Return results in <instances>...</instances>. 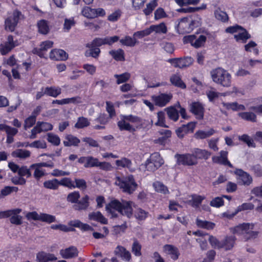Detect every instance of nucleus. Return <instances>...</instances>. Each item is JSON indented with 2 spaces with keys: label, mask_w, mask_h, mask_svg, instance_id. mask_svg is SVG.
Wrapping results in <instances>:
<instances>
[{
  "label": "nucleus",
  "mask_w": 262,
  "mask_h": 262,
  "mask_svg": "<svg viewBox=\"0 0 262 262\" xmlns=\"http://www.w3.org/2000/svg\"><path fill=\"white\" fill-rule=\"evenodd\" d=\"M62 185L70 188H75V185L72 182L71 179L69 178H64L60 181H59V186Z\"/></svg>",
  "instance_id": "nucleus-64"
},
{
  "label": "nucleus",
  "mask_w": 262,
  "mask_h": 262,
  "mask_svg": "<svg viewBox=\"0 0 262 262\" xmlns=\"http://www.w3.org/2000/svg\"><path fill=\"white\" fill-rule=\"evenodd\" d=\"M15 42L13 41V38L12 35H9L7 38V41L4 44L0 46V51L2 55H6L15 46Z\"/></svg>",
  "instance_id": "nucleus-14"
},
{
  "label": "nucleus",
  "mask_w": 262,
  "mask_h": 262,
  "mask_svg": "<svg viewBox=\"0 0 262 262\" xmlns=\"http://www.w3.org/2000/svg\"><path fill=\"white\" fill-rule=\"evenodd\" d=\"M148 215V212L141 208H138L135 213L136 217L140 221L145 220L147 218Z\"/></svg>",
  "instance_id": "nucleus-62"
},
{
  "label": "nucleus",
  "mask_w": 262,
  "mask_h": 262,
  "mask_svg": "<svg viewBox=\"0 0 262 262\" xmlns=\"http://www.w3.org/2000/svg\"><path fill=\"white\" fill-rule=\"evenodd\" d=\"M95 9H92L89 7L83 8L81 13L85 17L88 18H94L96 17Z\"/></svg>",
  "instance_id": "nucleus-48"
},
{
  "label": "nucleus",
  "mask_w": 262,
  "mask_h": 262,
  "mask_svg": "<svg viewBox=\"0 0 262 262\" xmlns=\"http://www.w3.org/2000/svg\"><path fill=\"white\" fill-rule=\"evenodd\" d=\"M170 81L172 84L182 89L186 88V84L181 79L180 75L178 74L172 75L170 78Z\"/></svg>",
  "instance_id": "nucleus-31"
},
{
  "label": "nucleus",
  "mask_w": 262,
  "mask_h": 262,
  "mask_svg": "<svg viewBox=\"0 0 262 262\" xmlns=\"http://www.w3.org/2000/svg\"><path fill=\"white\" fill-rule=\"evenodd\" d=\"M220 156H213L212 158L213 162L224 165H228L230 167H232V165L227 159L228 152L222 150L220 151Z\"/></svg>",
  "instance_id": "nucleus-13"
},
{
  "label": "nucleus",
  "mask_w": 262,
  "mask_h": 262,
  "mask_svg": "<svg viewBox=\"0 0 262 262\" xmlns=\"http://www.w3.org/2000/svg\"><path fill=\"white\" fill-rule=\"evenodd\" d=\"M38 31L42 34H47L49 32V27L47 21L42 19L37 23Z\"/></svg>",
  "instance_id": "nucleus-42"
},
{
  "label": "nucleus",
  "mask_w": 262,
  "mask_h": 262,
  "mask_svg": "<svg viewBox=\"0 0 262 262\" xmlns=\"http://www.w3.org/2000/svg\"><path fill=\"white\" fill-rule=\"evenodd\" d=\"M90 122L86 118L80 117L78 118L77 122L75 124V127L78 129L83 128L89 126Z\"/></svg>",
  "instance_id": "nucleus-46"
},
{
  "label": "nucleus",
  "mask_w": 262,
  "mask_h": 262,
  "mask_svg": "<svg viewBox=\"0 0 262 262\" xmlns=\"http://www.w3.org/2000/svg\"><path fill=\"white\" fill-rule=\"evenodd\" d=\"M109 54L117 61H124V52L122 49H119L117 50H111Z\"/></svg>",
  "instance_id": "nucleus-34"
},
{
  "label": "nucleus",
  "mask_w": 262,
  "mask_h": 262,
  "mask_svg": "<svg viewBox=\"0 0 262 262\" xmlns=\"http://www.w3.org/2000/svg\"><path fill=\"white\" fill-rule=\"evenodd\" d=\"M115 163L118 167L127 168L129 169L130 171H133V170L131 169L132 162L130 160L126 158H122L120 160H117L115 161Z\"/></svg>",
  "instance_id": "nucleus-32"
},
{
  "label": "nucleus",
  "mask_w": 262,
  "mask_h": 262,
  "mask_svg": "<svg viewBox=\"0 0 262 262\" xmlns=\"http://www.w3.org/2000/svg\"><path fill=\"white\" fill-rule=\"evenodd\" d=\"M208 241L212 247L219 249H222V241H220L216 237L212 235L209 236Z\"/></svg>",
  "instance_id": "nucleus-57"
},
{
  "label": "nucleus",
  "mask_w": 262,
  "mask_h": 262,
  "mask_svg": "<svg viewBox=\"0 0 262 262\" xmlns=\"http://www.w3.org/2000/svg\"><path fill=\"white\" fill-rule=\"evenodd\" d=\"M128 121L124 119V116H122L121 120L118 122V126L121 130H127L131 132H135L136 128L130 125Z\"/></svg>",
  "instance_id": "nucleus-26"
},
{
  "label": "nucleus",
  "mask_w": 262,
  "mask_h": 262,
  "mask_svg": "<svg viewBox=\"0 0 262 262\" xmlns=\"http://www.w3.org/2000/svg\"><path fill=\"white\" fill-rule=\"evenodd\" d=\"M153 186L157 192L163 194H166L168 192V190L167 187L160 182L157 181L155 182L153 184Z\"/></svg>",
  "instance_id": "nucleus-55"
},
{
  "label": "nucleus",
  "mask_w": 262,
  "mask_h": 262,
  "mask_svg": "<svg viewBox=\"0 0 262 262\" xmlns=\"http://www.w3.org/2000/svg\"><path fill=\"white\" fill-rule=\"evenodd\" d=\"M86 47L90 48L85 52L86 57H93V58H97L99 56L100 50L99 48H97L95 46H91V43L86 44Z\"/></svg>",
  "instance_id": "nucleus-27"
},
{
  "label": "nucleus",
  "mask_w": 262,
  "mask_h": 262,
  "mask_svg": "<svg viewBox=\"0 0 262 262\" xmlns=\"http://www.w3.org/2000/svg\"><path fill=\"white\" fill-rule=\"evenodd\" d=\"M47 140L49 142L56 146L59 145L60 143V140L57 135L53 133H48L47 134Z\"/></svg>",
  "instance_id": "nucleus-59"
},
{
  "label": "nucleus",
  "mask_w": 262,
  "mask_h": 262,
  "mask_svg": "<svg viewBox=\"0 0 262 262\" xmlns=\"http://www.w3.org/2000/svg\"><path fill=\"white\" fill-rule=\"evenodd\" d=\"M191 198V200L188 201V203L195 208L199 207L203 200L205 199L204 196L196 194L192 195Z\"/></svg>",
  "instance_id": "nucleus-38"
},
{
  "label": "nucleus",
  "mask_w": 262,
  "mask_h": 262,
  "mask_svg": "<svg viewBox=\"0 0 262 262\" xmlns=\"http://www.w3.org/2000/svg\"><path fill=\"white\" fill-rule=\"evenodd\" d=\"M119 40V37L117 36L112 37H106L104 38H96L91 43V46H95L97 48L102 45H112L114 42Z\"/></svg>",
  "instance_id": "nucleus-9"
},
{
  "label": "nucleus",
  "mask_w": 262,
  "mask_h": 262,
  "mask_svg": "<svg viewBox=\"0 0 262 262\" xmlns=\"http://www.w3.org/2000/svg\"><path fill=\"white\" fill-rule=\"evenodd\" d=\"M30 151L26 149H18L12 152V156L14 157L20 159H26L30 156Z\"/></svg>",
  "instance_id": "nucleus-35"
},
{
  "label": "nucleus",
  "mask_w": 262,
  "mask_h": 262,
  "mask_svg": "<svg viewBox=\"0 0 262 262\" xmlns=\"http://www.w3.org/2000/svg\"><path fill=\"white\" fill-rule=\"evenodd\" d=\"M204 107L199 102H193L190 104V111L196 116L198 119H202L204 117Z\"/></svg>",
  "instance_id": "nucleus-12"
},
{
  "label": "nucleus",
  "mask_w": 262,
  "mask_h": 262,
  "mask_svg": "<svg viewBox=\"0 0 262 262\" xmlns=\"http://www.w3.org/2000/svg\"><path fill=\"white\" fill-rule=\"evenodd\" d=\"M175 157L177 158V163L179 165L192 166L198 163V161H196L192 153L183 155L177 154Z\"/></svg>",
  "instance_id": "nucleus-6"
},
{
  "label": "nucleus",
  "mask_w": 262,
  "mask_h": 262,
  "mask_svg": "<svg viewBox=\"0 0 262 262\" xmlns=\"http://www.w3.org/2000/svg\"><path fill=\"white\" fill-rule=\"evenodd\" d=\"M61 93V89L59 87H47L45 88V93L48 96L56 97Z\"/></svg>",
  "instance_id": "nucleus-37"
},
{
  "label": "nucleus",
  "mask_w": 262,
  "mask_h": 262,
  "mask_svg": "<svg viewBox=\"0 0 262 262\" xmlns=\"http://www.w3.org/2000/svg\"><path fill=\"white\" fill-rule=\"evenodd\" d=\"M251 37V35L243 27L237 33L234 35V38L237 42L246 43L248 39Z\"/></svg>",
  "instance_id": "nucleus-22"
},
{
  "label": "nucleus",
  "mask_w": 262,
  "mask_h": 262,
  "mask_svg": "<svg viewBox=\"0 0 262 262\" xmlns=\"http://www.w3.org/2000/svg\"><path fill=\"white\" fill-rule=\"evenodd\" d=\"M142 246L138 240L136 238L134 239V242L132 246V251L136 256H140L141 255Z\"/></svg>",
  "instance_id": "nucleus-45"
},
{
  "label": "nucleus",
  "mask_w": 262,
  "mask_h": 262,
  "mask_svg": "<svg viewBox=\"0 0 262 262\" xmlns=\"http://www.w3.org/2000/svg\"><path fill=\"white\" fill-rule=\"evenodd\" d=\"M192 153L195 157L196 161L198 159L207 160L211 156V154L206 149H203L199 148H194L192 150Z\"/></svg>",
  "instance_id": "nucleus-16"
},
{
  "label": "nucleus",
  "mask_w": 262,
  "mask_h": 262,
  "mask_svg": "<svg viewBox=\"0 0 262 262\" xmlns=\"http://www.w3.org/2000/svg\"><path fill=\"white\" fill-rule=\"evenodd\" d=\"M43 186L47 189L56 190L59 187V181L56 179L46 181L43 182Z\"/></svg>",
  "instance_id": "nucleus-40"
},
{
  "label": "nucleus",
  "mask_w": 262,
  "mask_h": 262,
  "mask_svg": "<svg viewBox=\"0 0 262 262\" xmlns=\"http://www.w3.org/2000/svg\"><path fill=\"white\" fill-rule=\"evenodd\" d=\"M78 251L76 247L71 246L65 249H61L60 254L62 257L66 259L71 258L78 256Z\"/></svg>",
  "instance_id": "nucleus-17"
},
{
  "label": "nucleus",
  "mask_w": 262,
  "mask_h": 262,
  "mask_svg": "<svg viewBox=\"0 0 262 262\" xmlns=\"http://www.w3.org/2000/svg\"><path fill=\"white\" fill-rule=\"evenodd\" d=\"M238 116L243 119L251 121L253 122H256V116L252 112H242L238 114Z\"/></svg>",
  "instance_id": "nucleus-41"
},
{
  "label": "nucleus",
  "mask_w": 262,
  "mask_h": 262,
  "mask_svg": "<svg viewBox=\"0 0 262 262\" xmlns=\"http://www.w3.org/2000/svg\"><path fill=\"white\" fill-rule=\"evenodd\" d=\"M164 251L169 255L171 258L174 260L178 259L180 253L178 249L171 245H166L163 247Z\"/></svg>",
  "instance_id": "nucleus-19"
},
{
  "label": "nucleus",
  "mask_w": 262,
  "mask_h": 262,
  "mask_svg": "<svg viewBox=\"0 0 262 262\" xmlns=\"http://www.w3.org/2000/svg\"><path fill=\"white\" fill-rule=\"evenodd\" d=\"M114 253L116 255L125 261H128L131 258L130 253L123 246H118L116 248Z\"/></svg>",
  "instance_id": "nucleus-18"
},
{
  "label": "nucleus",
  "mask_w": 262,
  "mask_h": 262,
  "mask_svg": "<svg viewBox=\"0 0 262 262\" xmlns=\"http://www.w3.org/2000/svg\"><path fill=\"white\" fill-rule=\"evenodd\" d=\"M134 204L132 201L122 200L120 202L117 200H114L106 205L105 209L111 218L125 216L130 219L133 214V207H134Z\"/></svg>",
  "instance_id": "nucleus-1"
},
{
  "label": "nucleus",
  "mask_w": 262,
  "mask_h": 262,
  "mask_svg": "<svg viewBox=\"0 0 262 262\" xmlns=\"http://www.w3.org/2000/svg\"><path fill=\"white\" fill-rule=\"evenodd\" d=\"M51 59L56 60H64L68 58L67 53L61 49L52 50L50 53Z\"/></svg>",
  "instance_id": "nucleus-20"
},
{
  "label": "nucleus",
  "mask_w": 262,
  "mask_h": 262,
  "mask_svg": "<svg viewBox=\"0 0 262 262\" xmlns=\"http://www.w3.org/2000/svg\"><path fill=\"white\" fill-rule=\"evenodd\" d=\"M172 98V95L170 93H161L158 95H153L151 99L156 105L159 107H163L167 105Z\"/></svg>",
  "instance_id": "nucleus-8"
},
{
  "label": "nucleus",
  "mask_w": 262,
  "mask_h": 262,
  "mask_svg": "<svg viewBox=\"0 0 262 262\" xmlns=\"http://www.w3.org/2000/svg\"><path fill=\"white\" fill-rule=\"evenodd\" d=\"M214 133L215 131L212 128H210L208 130H199L195 132L194 137L196 139H204L210 137Z\"/></svg>",
  "instance_id": "nucleus-29"
},
{
  "label": "nucleus",
  "mask_w": 262,
  "mask_h": 262,
  "mask_svg": "<svg viewBox=\"0 0 262 262\" xmlns=\"http://www.w3.org/2000/svg\"><path fill=\"white\" fill-rule=\"evenodd\" d=\"M32 168H28L27 166H22L20 167L18 171L19 176H21L22 178L26 177V178H30L32 176L31 169Z\"/></svg>",
  "instance_id": "nucleus-56"
},
{
  "label": "nucleus",
  "mask_w": 262,
  "mask_h": 262,
  "mask_svg": "<svg viewBox=\"0 0 262 262\" xmlns=\"http://www.w3.org/2000/svg\"><path fill=\"white\" fill-rule=\"evenodd\" d=\"M149 28L151 33L155 31L159 33H166L167 32L166 27L164 23H161L158 25H152Z\"/></svg>",
  "instance_id": "nucleus-49"
},
{
  "label": "nucleus",
  "mask_w": 262,
  "mask_h": 262,
  "mask_svg": "<svg viewBox=\"0 0 262 262\" xmlns=\"http://www.w3.org/2000/svg\"><path fill=\"white\" fill-rule=\"evenodd\" d=\"M114 77L117 79V83L119 84L127 81L130 78V74L126 72L120 75L115 74Z\"/></svg>",
  "instance_id": "nucleus-51"
},
{
  "label": "nucleus",
  "mask_w": 262,
  "mask_h": 262,
  "mask_svg": "<svg viewBox=\"0 0 262 262\" xmlns=\"http://www.w3.org/2000/svg\"><path fill=\"white\" fill-rule=\"evenodd\" d=\"M196 224L198 227L207 230H212L215 227L214 223L207 221L201 220L199 219L196 220Z\"/></svg>",
  "instance_id": "nucleus-33"
},
{
  "label": "nucleus",
  "mask_w": 262,
  "mask_h": 262,
  "mask_svg": "<svg viewBox=\"0 0 262 262\" xmlns=\"http://www.w3.org/2000/svg\"><path fill=\"white\" fill-rule=\"evenodd\" d=\"M238 140L245 143L249 147H255V144L252 138L247 134H244L238 137Z\"/></svg>",
  "instance_id": "nucleus-50"
},
{
  "label": "nucleus",
  "mask_w": 262,
  "mask_h": 262,
  "mask_svg": "<svg viewBox=\"0 0 262 262\" xmlns=\"http://www.w3.org/2000/svg\"><path fill=\"white\" fill-rule=\"evenodd\" d=\"M89 196L85 195L80 200H78L76 204H74L73 208L75 210H86L89 206Z\"/></svg>",
  "instance_id": "nucleus-21"
},
{
  "label": "nucleus",
  "mask_w": 262,
  "mask_h": 262,
  "mask_svg": "<svg viewBox=\"0 0 262 262\" xmlns=\"http://www.w3.org/2000/svg\"><path fill=\"white\" fill-rule=\"evenodd\" d=\"M38 165H39L38 163L30 165V168L34 169L33 177L37 181H39L41 177L46 174L45 170L42 169L40 166Z\"/></svg>",
  "instance_id": "nucleus-28"
},
{
  "label": "nucleus",
  "mask_w": 262,
  "mask_h": 262,
  "mask_svg": "<svg viewBox=\"0 0 262 262\" xmlns=\"http://www.w3.org/2000/svg\"><path fill=\"white\" fill-rule=\"evenodd\" d=\"M21 18L23 15L21 12L17 10H14L5 20V29L11 32L13 31Z\"/></svg>",
  "instance_id": "nucleus-5"
},
{
  "label": "nucleus",
  "mask_w": 262,
  "mask_h": 262,
  "mask_svg": "<svg viewBox=\"0 0 262 262\" xmlns=\"http://www.w3.org/2000/svg\"><path fill=\"white\" fill-rule=\"evenodd\" d=\"M206 39V37L203 35H200L198 38L195 36L193 47L195 48H199L203 46Z\"/></svg>",
  "instance_id": "nucleus-60"
},
{
  "label": "nucleus",
  "mask_w": 262,
  "mask_h": 262,
  "mask_svg": "<svg viewBox=\"0 0 262 262\" xmlns=\"http://www.w3.org/2000/svg\"><path fill=\"white\" fill-rule=\"evenodd\" d=\"M235 173L238 176L239 182L242 185L249 186L252 184L253 179L247 172L244 171L241 169H237L235 171Z\"/></svg>",
  "instance_id": "nucleus-11"
},
{
  "label": "nucleus",
  "mask_w": 262,
  "mask_h": 262,
  "mask_svg": "<svg viewBox=\"0 0 262 262\" xmlns=\"http://www.w3.org/2000/svg\"><path fill=\"white\" fill-rule=\"evenodd\" d=\"M157 117H158V121L155 123V125L156 126H160L161 127H168V126H167L165 124V113L162 111L159 112L157 113Z\"/></svg>",
  "instance_id": "nucleus-53"
},
{
  "label": "nucleus",
  "mask_w": 262,
  "mask_h": 262,
  "mask_svg": "<svg viewBox=\"0 0 262 262\" xmlns=\"http://www.w3.org/2000/svg\"><path fill=\"white\" fill-rule=\"evenodd\" d=\"M21 211V209L19 208H16L14 209L8 210L4 211H0V219L7 218L11 217L13 213Z\"/></svg>",
  "instance_id": "nucleus-61"
},
{
  "label": "nucleus",
  "mask_w": 262,
  "mask_h": 262,
  "mask_svg": "<svg viewBox=\"0 0 262 262\" xmlns=\"http://www.w3.org/2000/svg\"><path fill=\"white\" fill-rule=\"evenodd\" d=\"M134 10H139L143 7L146 0H130Z\"/></svg>",
  "instance_id": "nucleus-63"
},
{
  "label": "nucleus",
  "mask_w": 262,
  "mask_h": 262,
  "mask_svg": "<svg viewBox=\"0 0 262 262\" xmlns=\"http://www.w3.org/2000/svg\"><path fill=\"white\" fill-rule=\"evenodd\" d=\"M89 219L99 222L102 224H107V220L100 211L92 212L89 214Z\"/></svg>",
  "instance_id": "nucleus-25"
},
{
  "label": "nucleus",
  "mask_w": 262,
  "mask_h": 262,
  "mask_svg": "<svg viewBox=\"0 0 262 262\" xmlns=\"http://www.w3.org/2000/svg\"><path fill=\"white\" fill-rule=\"evenodd\" d=\"M55 216L47 213H40V221L51 223L55 222Z\"/></svg>",
  "instance_id": "nucleus-58"
},
{
  "label": "nucleus",
  "mask_w": 262,
  "mask_h": 262,
  "mask_svg": "<svg viewBox=\"0 0 262 262\" xmlns=\"http://www.w3.org/2000/svg\"><path fill=\"white\" fill-rule=\"evenodd\" d=\"M168 61L175 68L183 69L191 66L193 62V59L191 57H186L184 58H171L168 59Z\"/></svg>",
  "instance_id": "nucleus-7"
},
{
  "label": "nucleus",
  "mask_w": 262,
  "mask_h": 262,
  "mask_svg": "<svg viewBox=\"0 0 262 262\" xmlns=\"http://www.w3.org/2000/svg\"><path fill=\"white\" fill-rule=\"evenodd\" d=\"M201 25V19L198 15H190L180 19L177 26V29L180 34L189 33Z\"/></svg>",
  "instance_id": "nucleus-2"
},
{
  "label": "nucleus",
  "mask_w": 262,
  "mask_h": 262,
  "mask_svg": "<svg viewBox=\"0 0 262 262\" xmlns=\"http://www.w3.org/2000/svg\"><path fill=\"white\" fill-rule=\"evenodd\" d=\"M115 183L122 189L123 192L128 194L133 193L138 186L133 175L122 177H117Z\"/></svg>",
  "instance_id": "nucleus-4"
},
{
  "label": "nucleus",
  "mask_w": 262,
  "mask_h": 262,
  "mask_svg": "<svg viewBox=\"0 0 262 262\" xmlns=\"http://www.w3.org/2000/svg\"><path fill=\"white\" fill-rule=\"evenodd\" d=\"M21 211L15 212L13 213L11 217L10 218V222L11 224L15 225H20L22 224L23 217L18 215Z\"/></svg>",
  "instance_id": "nucleus-52"
},
{
  "label": "nucleus",
  "mask_w": 262,
  "mask_h": 262,
  "mask_svg": "<svg viewBox=\"0 0 262 262\" xmlns=\"http://www.w3.org/2000/svg\"><path fill=\"white\" fill-rule=\"evenodd\" d=\"M149 159L158 168L160 167L164 164V160L158 152L152 154Z\"/></svg>",
  "instance_id": "nucleus-36"
},
{
  "label": "nucleus",
  "mask_w": 262,
  "mask_h": 262,
  "mask_svg": "<svg viewBox=\"0 0 262 262\" xmlns=\"http://www.w3.org/2000/svg\"><path fill=\"white\" fill-rule=\"evenodd\" d=\"M214 14L215 18L219 20L225 22L228 20V16L227 13L220 8L216 9Z\"/></svg>",
  "instance_id": "nucleus-44"
},
{
  "label": "nucleus",
  "mask_w": 262,
  "mask_h": 262,
  "mask_svg": "<svg viewBox=\"0 0 262 262\" xmlns=\"http://www.w3.org/2000/svg\"><path fill=\"white\" fill-rule=\"evenodd\" d=\"M80 141L76 137L72 135H67L65 137V140L63 141V144L65 146H77Z\"/></svg>",
  "instance_id": "nucleus-30"
},
{
  "label": "nucleus",
  "mask_w": 262,
  "mask_h": 262,
  "mask_svg": "<svg viewBox=\"0 0 262 262\" xmlns=\"http://www.w3.org/2000/svg\"><path fill=\"white\" fill-rule=\"evenodd\" d=\"M169 118L173 121H178L179 119V113L178 111L173 107H169L165 108Z\"/></svg>",
  "instance_id": "nucleus-39"
},
{
  "label": "nucleus",
  "mask_w": 262,
  "mask_h": 262,
  "mask_svg": "<svg viewBox=\"0 0 262 262\" xmlns=\"http://www.w3.org/2000/svg\"><path fill=\"white\" fill-rule=\"evenodd\" d=\"M53 42L50 40H47L42 42L40 45L39 48L34 49L33 52L34 54H37L40 57H45V52L47 51L49 49L52 47Z\"/></svg>",
  "instance_id": "nucleus-15"
},
{
  "label": "nucleus",
  "mask_w": 262,
  "mask_h": 262,
  "mask_svg": "<svg viewBox=\"0 0 262 262\" xmlns=\"http://www.w3.org/2000/svg\"><path fill=\"white\" fill-rule=\"evenodd\" d=\"M120 43L126 46L134 47L137 43V40L135 37H131L129 36H125L124 38L120 40Z\"/></svg>",
  "instance_id": "nucleus-47"
},
{
  "label": "nucleus",
  "mask_w": 262,
  "mask_h": 262,
  "mask_svg": "<svg viewBox=\"0 0 262 262\" xmlns=\"http://www.w3.org/2000/svg\"><path fill=\"white\" fill-rule=\"evenodd\" d=\"M212 81L224 87L228 88L231 85V75L226 70L222 68H216L210 72Z\"/></svg>",
  "instance_id": "nucleus-3"
},
{
  "label": "nucleus",
  "mask_w": 262,
  "mask_h": 262,
  "mask_svg": "<svg viewBox=\"0 0 262 262\" xmlns=\"http://www.w3.org/2000/svg\"><path fill=\"white\" fill-rule=\"evenodd\" d=\"M158 6V0H152L146 4V8L143 10L145 15H149Z\"/></svg>",
  "instance_id": "nucleus-43"
},
{
  "label": "nucleus",
  "mask_w": 262,
  "mask_h": 262,
  "mask_svg": "<svg viewBox=\"0 0 262 262\" xmlns=\"http://www.w3.org/2000/svg\"><path fill=\"white\" fill-rule=\"evenodd\" d=\"M36 259L37 262H48L56 260L57 257L53 254L41 252L37 254Z\"/></svg>",
  "instance_id": "nucleus-23"
},
{
  "label": "nucleus",
  "mask_w": 262,
  "mask_h": 262,
  "mask_svg": "<svg viewBox=\"0 0 262 262\" xmlns=\"http://www.w3.org/2000/svg\"><path fill=\"white\" fill-rule=\"evenodd\" d=\"M80 193L78 191H74L70 193L67 198V201L76 204L80 198Z\"/></svg>",
  "instance_id": "nucleus-54"
},
{
  "label": "nucleus",
  "mask_w": 262,
  "mask_h": 262,
  "mask_svg": "<svg viewBox=\"0 0 262 262\" xmlns=\"http://www.w3.org/2000/svg\"><path fill=\"white\" fill-rule=\"evenodd\" d=\"M254 227L252 223H243L231 228V231L234 234L245 235L248 230L253 229Z\"/></svg>",
  "instance_id": "nucleus-10"
},
{
  "label": "nucleus",
  "mask_w": 262,
  "mask_h": 262,
  "mask_svg": "<svg viewBox=\"0 0 262 262\" xmlns=\"http://www.w3.org/2000/svg\"><path fill=\"white\" fill-rule=\"evenodd\" d=\"M236 238L234 236H226L222 243V248L225 250H230L234 247Z\"/></svg>",
  "instance_id": "nucleus-24"
}]
</instances>
